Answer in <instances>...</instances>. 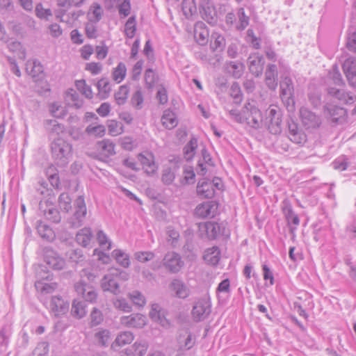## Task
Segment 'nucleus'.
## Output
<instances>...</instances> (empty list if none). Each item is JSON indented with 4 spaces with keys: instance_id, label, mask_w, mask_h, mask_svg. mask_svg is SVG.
Masks as SVG:
<instances>
[{
    "instance_id": "13d9d810",
    "label": "nucleus",
    "mask_w": 356,
    "mask_h": 356,
    "mask_svg": "<svg viewBox=\"0 0 356 356\" xmlns=\"http://www.w3.org/2000/svg\"><path fill=\"white\" fill-rule=\"evenodd\" d=\"M97 239L101 248L107 250L111 248V243L108 241L107 236L102 230H99L97 233Z\"/></svg>"
},
{
    "instance_id": "39448f33",
    "label": "nucleus",
    "mask_w": 356,
    "mask_h": 356,
    "mask_svg": "<svg viewBox=\"0 0 356 356\" xmlns=\"http://www.w3.org/2000/svg\"><path fill=\"white\" fill-rule=\"evenodd\" d=\"M161 265L169 273H177L183 268L184 262L178 253L175 252H168L165 254Z\"/></svg>"
},
{
    "instance_id": "5701e85b",
    "label": "nucleus",
    "mask_w": 356,
    "mask_h": 356,
    "mask_svg": "<svg viewBox=\"0 0 356 356\" xmlns=\"http://www.w3.org/2000/svg\"><path fill=\"white\" fill-rule=\"evenodd\" d=\"M40 210L43 213L45 218L54 223H58L61 220V216L58 209L52 204H49V202H45V208L43 203H40Z\"/></svg>"
},
{
    "instance_id": "a19ab883",
    "label": "nucleus",
    "mask_w": 356,
    "mask_h": 356,
    "mask_svg": "<svg viewBox=\"0 0 356 356\" xmlns=\"http://www.w3.org/2000/svg\"><path fill=\"white\" fill-rule=\"evenodd\" d=\"M95 340L98 345L107 346L111 340V333L106 329H100L95 334Z\"/></svg>"
},
{
    "instance_id": "2eb2a0df",
    "label": "nucleus",
    "mask_w": 356,
    "mask_h": 356,
    "mask_svg": "<svg viewBox=\"0 0 356 356\" xmlns=\"http://www.w3.org/2000/svg\"><path fill=\"white\" fill-rule=\"evenodd\" d=\"M138 159L147 175L152 176L156 173L158 166L155 163L154 156L152 153L148 152L146 154L140 153L138 155Z\"/></svg>"
},
{
    "instance_id": "f03ea898",
    "label": "nucleus",
    "mask_w": 356,
    "mask_h": 356,
    "mask_svg": "<svg viewBox=\"0 0 356 356\" xmlns=\"http://www.w3.org/2000/svg\"><path fill=\"white\" fill-rule=\"evenodd\" d=\"M282 116V111L279 108L270 106L266 112L263 127H266L272 134L281 133Z\"/></svg>"
},
{
    "instance_id": "20e7f679",
    "label": "nucleus",
    "mask_w": 356,
    "mask_h": 356,
    "mask_svg": "<svg viewBox=\"0 0 356 356\" xmlns=\"http://www.w3.org/2000/svg\"><path fill=\"white\" fill-rule=\"evenodd\" d=\"M75 211L72 217L68 220V222L73 228L81 227L86 216L87 209L85 200L83 196H79L74 202Z\"/></svg>"
},
{
    "instance_id": "4d7b16f0",
    "label": "nucleus",
    "mask_w": 356,
    "mask_h": 356,
    "mask_svg": "<svg viewBox=\"0 0 356 356\" xmlns=\"http://www.w3.org/2000/svg\"><path fill=\"white\" fill-rule=\"evenodd\" d=\"M129 296L133 303L138 307H143L145 304V298L144 296L138 291H134L129 293Z\"/></svg>"
},
{
    "instance_id": "c9c22d12",
    "label": "nucleus",
    "mask_w": 356,
    "mask_h": 356,
    "mask_svg": "<svg viewBox=\"0 0 356 356\" xmlns=\"http://www.w3.org/2000/svg\"><path fill=\"white\" fill-rule=\"evenodd\" d=\"M227 69L234 79H239L243 74L245 66L238 61H231L227 64Z\"/></svg>"
},
{
    "instance_id": "49530a36",
    "label": "nucleus",
    "mask_w": 356,
    "mask_h": 356,
    "mask_svg": "<svg viewBox=\"0 0 356 356\" xmlns=\"http://www.w3.org/2000/svg\"><path fill=\"white\" fill-rule=\"evenodd\" d=\"M127 73L126 65L120 62L118 66L114 68L113 72V79L118 83H120L125 77Z\"/></svg>"
},
{
    "instance_id": "4c0bfd02",
    "label": "nucleus",
    "mask_w": 356,
    "mask_h": 356,
    "mask_svg": "<svg viewBox=\"0 0 356 356\" xmlns=\"http://www.w3.org/2000/svg\"><path fill=\"white\" fill-rule=\"evenodd\" d=\"M149 316L152 319L159 323L163 326L168 324V321L163 315V312L160 309V307L158 304H153L152 305V309L149 312Z\"/></svg>"
},
{
    "instance_id": "79ce46f5",
    "label": "nucleus",
    "mask_w": 356,
    "mask_h": 356,
    "mask_svg": "<svg viewBox=\"0 0 356 356\" xmlns=\"http://www.w3.org/2000/svg\"><path fill=\"white\" fill-rule=\"evenodd\" d=\"M86 302L83 300H74L72 302V314L78 318L83 317L86 313Z\"/></svg>"
},
{
    "instance_id": "f704fd0d",
    "label": "nucleus",
    "mask_w": 356,
    "mask_h": 356,
    "mask_svg": "<svg viewBox=\"0 0 356 356\" xmlns=\"http://www.w3.org/2000/svg\"><path fill=\"white\" fill-rule=\"evenodd\" d=\"M45 129L51 134L59 135L65 131V126L58 122L56 120H45L44 121Z\"/></svg>"
},
{
    "instance_id": "72a5a7b5",
    "label": "nucleus",
    "mask_w": 356,
    "mask_h": 356,
    "mask_svg": "<svg viewBox=\"0 0 356 356\" xmlns=\"http://www.w3.org/2000/svg\"><path fill=\"white\" fill-rule=\"evenodd\" d=\"M220 252L217 246L208 248L204 255V259L211 265H216L220 260Z\"/></svg>"
},
{
    "instance_id": "1a4fd4ad",
    "label": "nucleus",
    "mask_w": 356,
    "mask_h": 356,
    "mask_svg": "<svg viewBox=\"0 0 356 356\" xmlns=\"http://www.w3.org/2000/svg\"><path fill=\"white\" fill-rule=\"evenodd\" d=\"M211 313V302L206 298L197 300L192 309V315L195 321L204 320Z\"/></svg>"
},
{
    "instance_id": "864d4df0",
    "label": "nucleus",
    "mask_w": 356,
    "mask_h": 356,
    "mask_svg": "<svg viewBox=\"0 0 356 356\" xmlns=\"http://www.w3.org/2000/svg\"><path fill=\"white\" fill-rule=\"evenodd\" d=\"M77 89L86 96V97L91 99L92 97V92L91 88L88 86L83 79L78 80L75 83Z\"/></svg>"
},
{
    "instance_id": "c85d7f7f",
    "label": "nucleus",
    "mask_w": 356,
    "mask_h": 356,
    "mask_svg": "<svg viewBox=\"0 0 356 356\" xmlns=\"http://www.w3.org/2000/svg\"><path fill=\"white\" fill-rule=\"evenodd\" d=\"M92 238V231L90 228L88 227H84L80 229L76 235V242L83 247L89 245Z\"/></svg>"
},
{
    "instance_id": "dca6fc26",
    "label": "nucleus",
    "mask_w": 356,
    "mask_h": 356,
    "mask_svg": "<svg viewBox=\"0 0 356 356\" xmlns=\"http://www.w3.org/2000/svg\"><path fill=\"white\" fill-rule=\"evenodd\" d=\"M289 138L294 143L303 145L307 141L306 134L298 128V124L292 120L288 122Z\"/></svg>"
},
{
    "instance_id": "393cba45",
    "label": "nucleus",
    "mask_w": 356,
    "mask_h": 356,
    "mask_svg": "<svg viewBox=\"0 0 356 356\" xmlns=\"http://www.w3.org/2000/svg\"><path fill=\"white\" fill-rule=\"evenodd\" d=\"M177 298L184 299L189 296L190 290L185 283L179 279H173L169 285Z\"/></svg>"
},
{
    "instance_id": "b1692460",
    "label": "nucleus",
    "mask_w": 356,
    "mask_h": 356,
    "mask_svg": "<svg viewBox=\"0 0 356 356\" xmlns=\"http://www.w3.org/2000/svg\"><path fill=\"white\" fill-rule=\"evenodd\" d=\"M218 205L214 202H207L198 205L195 213L201 218H212L215 216Z\"/></svg>"
},
{
    "instance_id": "37998d69",
    "label": "nucleus",
    "mask_w": 356,
    "mask_h": 356,
    "mask_svg": "<svg viewBox=\"0 0 356 356\" xmlns=\"http://www.w3.org/2000/svg\"><path fill=\"white\" fill-rule=\"evenodd\" d=\"M97 145L107 156H110L115 154V144L111 140L104 139L98 142Z\"/></svg>"
},
{
    "instance_id": "0e129e2a",
    "label": "nucleus",
    "mask_w": 356,
    "mask_h": 356,
    "mask_svg": "<svg viewBox=\"0 0 356 356\" xmlns=\"http://www.w3.org/2000/svg\"><path fill=\"white\" fill-rule=\"evenodd\" d=\"M175 178L174 172L172 171V169L170 168H166L163 169L162 177H161V181L163 184L166 185H170L172 183Z\"/></svg>"
},
{
    "instance_id": "8fccbe9b",
    "label": "nucleus",
    "mask_w": 356,
    "mask_h": 356,
    "mask_svg": "<svg viewBox=\"0 0 356 356\" xmlns=\"http://www.w3.org/2000/svg\"><path fill=\"white\" fill-rule=\"evenodd\" d=\"M157 80L158 76L152 68H148L145 70V81L147 88H152Z\"/></svg>"
},
{
    "instance_id": "ea45409f",
    "label": "nucleus",
    "mask_w": 356,
    "mask_h": 356,
    "mask_svg": "<svg viewBox=\"0 0 356 356\" xmlns=\"http://www.w3.org/2000/svg\"><path fill=\"white\" fill-rule=\"evenodd\" d=\"M134 337L131 332H123L118 335L115 341L112 344L113 348L116 346H123L127 344L131 343Z\"/></svg>"
},
{
    "instance_id": "a878e982",
    "label": "nucleus",
    "mask_w": 356,
    "mask_h": 356,
    "mask_svg": "<svg viewBox=\"0 0 356 356\" xmlns=\"http://www.w3.org/2000/svg\"><path fill=\"white\" fill-rule=\"evenodd\" d=\"M265 82L267 87L275 90L277 86V68L274 64H269L265 72Z\"/></svg>"
},
{
    "instance_id": "58836bf2",
    "label": "nucleus",
    "mask_w": 356,
    "mask_h": 356,
    "mask_svg": "<svg viewBox=\"0 0 356 356\" xmlns=\"http://www.w3.org/2000/svg\"><path fill=\"white\" fill-rule=\"evenodd\" d=\"M97 87L101 99H104L109 96L111 88L110 82L107 78H102L98 81Z\"/></svg>"
},
{
    "instance_id": "603ef678",
    "label": "nucleus",
    "mask_w": 356,
    "mask_h": 356,
    "mask_svg": "<svg viewBox=\"0 0 356 356\" xmlns=\"http://www.w3.org/2000/svg\"><path fill=\"white\" fill-rule=\"evenodd\" d=\"M71 202L72 200L70 197L69 196L68 193H63L59 195L58 197V204L60 206V208L68 212L71 208Z\"/></svg>"
},
{
    "instance_id": "7c9ffc66",
    "label": "nucleus",
    "mask_w": 356,
    "mask_h": 356,
    "mask_svg": "<svg viewBox=\"0 0 356 356\" xmlns=\"http://www.w3.org/2000/svg\"><path fill=\"white\" fill-rule=\"evenodd\" d=\"M36 229L40 237L48 241H52L55 237V234L53 229L42 221H38L37 222Z\"/></svg>"
},
{
    "instance_id": "052dcab7",
    "label": "nucleus",
    "mask_w": 356,
    "mask_h": 356,
    "mask_svg": "<svg viewBox=\"0 0 356 356\" xmlns=\"http://www.w3.org/2000/svg\"><path fill=\"white\" fill-rule=\"evenodd\" d=\"M329 78L335 85L341 86L343 83L341 74L337 65H333L332 70L329 72Z\"/></svg>"
},
{
    "instance_id": "4468645a",
    "label": "nucleus",
    "mask_w": 356,
    "mask_h": 356,
    "mask_svg": "<svg viewBox=\"0 0 356 356\" xmlns=\"http://www.w3.org/2000/svg\"><path fill=\"white\" fill-rule=\"evenodd\" d=\"M101 286L104 291H109L114 295L120 293V284L118 281V272H111L104 276L101 282Z\"/></svg>"
},
{
    "instance_id": "0eeeda50",
    "label": "nucleus",
    "mask_w": 356,
    "mask_h": 356,
    "mask_svg": "<svg viewBox=\"0 0 356 356\" xmlns=\"http://www.w3.org/2000/svg\"><path fill=\"white\" fill-rule=\"evenodd\" d=\"M202 229L206 232L209 239H216L220 236H229V232L223 223L213 221L206 222Z\"/></svg>"
},
{
    "instance_id": "6ab92c4d",
    "label": "nucleus",
    "mask_w": 356,
    "mask_h": 356,
    "mask_svg": "<svg viewBox=\"0 0 356 356\" xmlns=\"http://www.w3.org/2000/svg\"><path fill=\"white\" fill-rule=\"evenodd\" d=\"M147 318L140 314H133L130 316H122L120 321L122 325L134 328H142L146 324Z\"/></svg>"
},
{
    "instance_id": "423d86ee",
    "label": "nucleus",
    "mask_w": 356,
    "mask_h": 356,
    "mask_svg": "<svg viewBox=\"0 0 356 356\" xmlns=\"http://www.w3.org/2000/svg\"><path fill=\"white\" fill-rule=\"evenodd\" d=\"M284 205L282 207L283 213L286 220L287 226L289 229V232L291 235V239L295 240L297 230V227L300 224V218L294 212L291 204L288 202H284Z\"/></svg>"
},
{
    "instance_id": "4be33fe9",
    "label": "nucleus",
    "mask_w": 356,
    "mask_h": 356,
    "mask_svg": "<svg viewBox=\"0 0 356 356\" xmlns=\"http://www.w3.org/2000/svg\"><path fill=\"white\" fill-rule=\"evenodd\" d=\"M343 70L352 86H356V58L350 57L347 58L343 64Z\"/></svg>"
},
{
    "instance_id": "e433bc0d",
    "label": "nucleus",
    "mask_w": 356,
    "mask_h": 356,
    "mask_svg": "<svg viewBox=\"0 0 356 356\" xmlns=\"http://www.w3.org/2000/svg\"><path fill=\"white\" fill-rule=\"evenodd\" d=\"M197 147V139L192 137L184 147V155L186 161H191L194 157L195 150Z\"/></svg>"
},
{
    "instance_id": "3c124183",
    "label": "nucleus",
    "mask_w": 356,
    "mask_h": 356,
    "mask_svg": "<svg viewBox=\"0 0 356 356\" xmlns=\"http://www.w3.org/2000/svg\"><path fill=\"white\" fill-rule=\"evenodd\" d=\"M129 93L128 87L125 85L121 86L117 92L115 93V99L118 105L125 103Z\"/></svg>"
},
{
    "instance_id": "9d476101",
    "label": "nucleus",
    "mask_w": 356,
    "mask_h": 356,
    "mask_svg": "<svg viewBox=\"0 0 356 356\" xmlns=\"http://www.w3.org/2000/svg\"><path fill=\"white\" fill-rule=\"evenodd\" d=\"M74 290L77 295L84 299V301L94 302L97 298V293L91 285L79 281L74 284Z\"/></svg>"
},
{
    "instance_id": "f257e3e1",
    "label": "nucleus",
    "mask_w": 356,
    "mask_h": 356,
    "mask_svg": "<svg viewBox=\"0 0 356 356\" xmlns=\"http://www.w3.org/2000/svg\"><path fill=\"white\" fill-rule=\"evenodd\" d=\"M51 149L53 159L57 165L64 167L70 162L72 155V147L69 143L63 138H58L51 143Z\"/></svg>"
},
{
    "instance_id": "473e14b6",
    "label": "nucleus",
    "mask_w": 356,
    "mask_h": 356,
    "mask_svg": "<svg viewBox=\"0 0 356 356\" xmlns=\"http://www.w3.org/2000/svg\"><path fill=\"white\" fill-rule=\"evenodd\" d=\"M163 125L168 129H172L175 127L177 124V120L175 114L170 111L167 109L163 112L161 118Z\"/></svg>"
},
{
    "instance_id": "6e6d98bb",
    "label": "nucleus",
    "mask_w": 356,
    "mask_h": 356,
    "mask_svg": "<svg viewBox=\"0 0 356 356\" xmlns=\"http://www.w3.org/2000/svg\"><path fill=\"white\" fill-rule=\"evenodd\" d=\"M69 259L74 263H79L85 259V257L81 249L71 250L67 252Z\"/></svg>"
},
{
    "instance_id": "bf43d9fd",
    "label": "nucleus",
    "mask_w": 356,
    "mask_h": 356,
    "mask_svg": "<svg viewBox=\"0 0 356 356\" xmlns=\"http://www.w3.org/2000/svg\"><path fill=\"white\" fill-rule=\"evenodd\" d=\"M327 93L341 102H344V100L346 99V92L343 89L336 88L334 87H329L327 88Z\"/></svg>"
},
{
    "instance_id": "680f3d73",
    "label": "nucleus",
    "mask_w": 356,
    "mask_h": 356,
    "mask_svg": "<svg viewBox=\"0 0 356 356\" xmlns=\"http://www.w3.org/2000/svg\"><path fill=\"white\" fill-rule=\"evenodd\" d=\"M113 305L116 309L125 312H130L131 311V306L124 298L114 300Z\"/></svg>"
},
{
    "instance_id": "f3484780",
    "label": "nucleus",
    "mask_w": 356,
    "mask_h": 356,
    "mask_svg": "<svg viewBox=\"0 0 356 356\" xmlns=\"http://www.w3.org/2000/svg\"><path fill=\"white\" fill-rule=\"evenodd\" d=\"M26 72L35 81L44 77V67L38 60H29L26 63Z\"/></svg>"
},
{
    "instance_id": "2f4dec72",
    "label": "nucleus",
    "mask_w": 356,
    "mask_h": 356,
    "mask_svg": "<svg viewBox=\"0 0 356 356\" xmlns=\"http://www.w3.org/2000/svg\"><path fill=\"white\" fill-rule=\"evenodd\" d=\"M181 9L186 18L193 20V16L197 13V6L195 0H183Z\"/></svg>"
},
{
    "instance_id": "a211bd4d",
    "label": "nucleus",
    "mask_w": 356,
    "mask_h": 356,
    "mask_svg": "<svg viewBox=\"0 0 356 356\" xmlns=\"http://www.w3.org/2000/svg\"><path fill=\"white\" fill-rule=\"evenodd\" d=\"M248 67L250 73L255 76H259L264 70V58L259 54L250 55L248 59Z\"/></svg>"
},
{
    "instance_id": "774afa93",
    "label": "nucleus",
    "mask_w": 356,
    "mask_h": 356,
    "mask_svg": "<svg viewBox=\"0 0 356 356\" xmlns=\"http://www.w3.org/2000/svg\"><path fill=\"white\" fill-rule=\"evenodd\" d=\"M36 15L41 19H48V17L51 15L50 9L44 8L41 3L37 4L35 7Z\"/></svg>"
},
{
    "instance_id": "6e6552de",
    "label": "nucleus",
    "mask_w": 356,
    "mask_h": 356,
    "mask_svg": "<svg viewBox=\"0 0 356 356\" xmlns=\"http://www.w3.org/2000/svg\"><path fill=\"white\" fill-rule=\"evenodd\" d=\"M300 115L302 125L307 129H315L318 128L321 124V117L307 108H301Z\"/></svg>"
},
{
    "instance_id": "412c9836",
    "label": "nucleus",
    "mask_w": 356,
    "mask_h": 356,
    "mask_svg": "<svg viewBox=\"0 0 356 356\" xmlns=\"http://www.w3.org/2000/svg\"><path fill=\"white\" fill-rule=\"evenodd\" d=\"M50 309L55 316L58 317L68 312L69 303L60 296H53L50 302Z\"/></svg>"
},
{
    "instance_id": "7ed1b4c3",
    "label": "nucleus",
    "mask_w": 356,
    "mask_h": 356,
    "mask_svg": "<svg viewBox=\"0 0 356 356\" xmlns=\"http://www.w3.org/2000/svg\"><path fill=\"white\" fill-rule=\"evenodd\" d=\"M243 113L247 118L245 121L250 127L258 129L263 127L264 118L261 111L252 103H246L243 106Z\"/></svg>"
},
{
    "instance_id": "de8ad7c7",
    "label": "nucleus",
    "mask_w": 356,
    "mask_h": 356,
    "mask_svg": "<svg viewBox=\"0 0 356 356\" xmlns=\"http://www.w3.org/2000/svg\"><path fill=\"white\" fill-rule=\"evenodd\" d=\"M148 346V343L145 340L136 341L133 346L134 350V356H144L146 354Z\"/></svg>"
},
{
    "instance_id": "bb28decb",
    "label": "nucleus",
    "mask_w": 356,
    "mask_h": 356,
    "mask_svg": "<svg viewBox=\"0 0 356 356\" xmlns=\"http://www.w3.org/2000/svg\"><path fill=\"white\" fill-rule=\"evenodd\" d=\"M209 31L205 24H195L194 38L200 45H204L208 42Z\"/></svg>"
},
{
    "instance_id": "c756f323",
    "label": "nucleus",
    "mask_w": 356,
    "mask_h": 356,
    "mask_svg": "<svg viewBox=\"0 0 356 356\" xmlns=\"http://www.w3.org/2000/svg\"><path fill=\"white\" fill-rule=\"evenodd\" d=\"M200 13L202 18L206 21V22H211L216 16V9L211 3L200 4Z\"/></svg>"
},
{
    "instance_id": "f8f14e48",
    "label": "nucleus",
    "mask_w": 356,
    "mask_h": 356,
    "mask_svg": "<svg viewBox=\"0 0 356 356\" xmlns=\"http://www.w3.org/2000/svg\"><path fill=\"white\" fill-rule=\"evenodd\" d=\"M280 97L288 105L294 104V88L292 79L284 76L280 81Z\"/></svg>"
},
{
    "instance_id": "a18cd8bd",
    "label": "nucleus",
    "mask_w": 356,
    "mask_h": 356,
    "mask_svg": "<svg viewBox=\"0 0 356 356\" xmlns=\"http://www.w3.org/2000/svg\"><path fill=\"white\" fill-rule=\"evenodd\" d=\"M49 112L56 118H63L67 115L66 108L56 102L50 104Z\"/></svg>"
},
{
    "instance_id": "e2e57ef3",
    "label": "nucleus",
    "mask_w": 356,
    "mask_h": 356,
    "mask_svg": "<svg viewBox=\"0 0 356 356\" xmlns=\"http://www.w3.org/2000/svg\"><path fill=\"white\" fill-rule=\"evenodd\" d=\"M135 259L140 262H147L151 261L154 257V254L150 251L137 252L134 254Z\"/></svg>"
},
{
    "instance_id": "9b49d317",
    "label": "nucleus",
    "mask_w": 356,
    "mask_h": 356,
    "mask_svg": "<svg viewBox=\"0 0 356 356\" xmlns=\"http://www.w3.org/2000/svg\"><path fill=\"white\" fill-rule=\"evenodd\" d=\"M44 260L54 270H61L65 266V260L50 248H45L44 249Z\"/></svg>"
},
{
    "instance_id": "338daca9",
    "label": "nucleus",
    "mask_w": 356,
    "mask_h": 356,
    "mask_svg": "<svg viewBox=\"0 0 356 356\" xmlns=\"http://www.w3.org/2000/svg\"><path fill=\"white\" fill-rule=\"evenodd\" d=\"M107 126L108 131L112 136L119 135L122 131V127H119L120 124L115 120H108Z\"/></svg>"
},
{
    "instance_id": "5fc2aeb1",
    "label": "nucleus",
    "mask_w": 356,
    "mask_h": 356,
    "mask_svg": "<svg viewBox=\"0 0 356 356\" xmlns=\"http://www.w3.org/2000/svg\"><path fill=\"white\" fill-rule=\"evenodd\" d=\"M104 319L103 314L100 310L94 307L90 314V326L99 325Z\"/></svg>"
},
{
    "instance_id": "c03bdc74",
    "label": "nucleus",
    "mask_w": 356,
    "mask_h": 356,
    "mask_svg": "<svg viewBox=\"0 0 356 356\" xmlns=\"http://www.w3.org/2000/svg\"><path fill=\"white\" fill-rule=\"evenodd\" d=\"M117 262L124 268H128L130 265L129 257L120 250H115L112 252Z\"/></svg>"
},
{
    "instance_id": "cd10ccee",
    "label": "nucleus",
    "mask_w": 356,
    "mask_h": 356,
    "mask_svg": "<svg viewBox=\"0 0 356 356\" xmlns=\"http://www.w3.org/2000/svg\"><path fill=\"white\" fill-rule=\"evenodd\" d=\"M327 109L330 118L333 122H341L346 114V111L340 106L330 105Z\"/></svg>"
},
{
    "instance_id": "09e8293b",
    "label": "nucleus",
    "mask_w": 356,
    "mask_h": 356,
    "mask_svg": "<svg viewBox=\"0 0 356 356\" xmlns=\"http://www.w3.org/2000/svg\"><path fill=\"white\" fill-rule=\"evenodd\" d=\"M179 343L180 344V348L189 350L193 346L195 341L192 339L191 334L186 332L184 335L181 334L179 336Z\"/></svg>"
},
{
    "instance_id": "ddd939ff",
    "label": "nucleus",
    "mask_w": 356,
    "mask_h": 356,
    "mask_svg": "<svg viewBox=\"0 0 356 356\" xmlns=\"http://www.w3.org/2000/svg\"><path fill=\"white\" fill-rule=\"evenodd\" d=\"M37 277L39 279L36 281L35 286L38 290L47 293H52L57 287L56 282L44 283V280H51L53 275L49 272L40 271L37 273Z\"/></svg>"
},
{
    "instance_id": "69168bd1",
    "label": "nucleus",
    "mask_w": 356,
    "mask_h": 356,
    "mask_svg": "<svg viewBox=\"0 0 356 356\" xmlns=\"http://www.w3.org/2000/svg\"><path fill=\"white\" fill-rule=\"evenodd\" d=\"M131 102L136 108L140 109L142 108L143 96L140 90H138L134 92L131 99Z\"/></svg>"
},
{
    "instance_id": "aec40b11",
    "label": "nucleus",
    "mask_w": 356,
    "mask_h": 356,
    "mask_svg": "<svg viewBox=\"0 0 356 356\" xmlns=\"http://www.w3.org/2000/svg\"><path fill=\"white\" fill-rule=\"evenodd\" d=\"M197 193L202 198L211 199L215 195V189L211 181L206 178L199 180Z\"/></svg>"
}]
</instances>
